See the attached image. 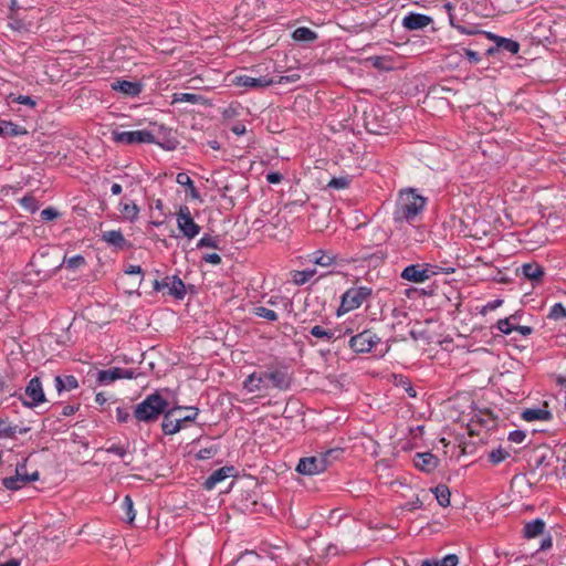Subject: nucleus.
<instances>
[{"instance_id": "obj_1", "label": "nucleus", "mask_w": 566, "mask_h": 566, "mask_svg": "<svg viewBox=\"0 0 566 566\" xmlns=\"http://www.w3.org/2000/svg\"><path fill=\"white\" fill-rule=\"evenodd\" d=\"M427 199L416 192L415 189H406L399 192L394 220L396 222H412L423 211Z\"/></svg>"}, {"instance_id": "obj_2", "label": "nucleus", "mask_w": 566, "mask_h": 566, "mask_svg": "<svg viewBox=\"0 0 566 566\" xmlns=\"http://www.w3.org/2000/svg\"><path fill=\"white\" fill-rule=\"evenodd\" d=\"M340 453V449H329L316 455L303 458L300 460L296 471L305 475L319 474L324 472Z\"/></svg>"}, {"instance_id": "obj_3", "label": "nucleus", "mask_w": 566, "mask_h": 566, "mask_svg": "<svg viewBox=\"0 0 566 566\" xmlns=\"http://www.w3.org/2000/svg\"><path fill=\"white\" fill-rule=\"evenodd\" d=\"M166 407L167 401L158 392H155L136 406L134 416L138 421L150 422L156 420Z\"/></svg>"}, {"instance_id": "obj_4", "label": "nucleus", "mask_w": 566, "mask_h": 566, "mask_svg": "<svg viewBox=\"0 0 566 566\" xmlns=\"http://www.w3.org/2000/svg\"><path fill=\"white\" fill-rule=\"evenodd\" d=\"M371 294V290L366 286L352 287L342 296V303L337 310V315L358 308Z\"/></svg>"}, {"instance_id": "obj_5", "label": "nucleus", "mask_w": 566, "mask_h": 566, "mask_svg": "<svg viewBox=\"0 0 566 566\" xmlns=\"http://www.w3.org/2000/svg\"><path fill=\"white\" fill-rule=\"evenodd\" d=\"M36 480H39V472L34 471L32 473H28L27 460H24L22 463L17 465L15 475L4 478L2 480V484L8 490L17 491L27 485L29 482Z\"/></svg>"}, {"instance_id": "obj_6", "label": "nucleus", "mask_w": 566, "mask_h": 566, "mask_svg": "<svg viewBox=\"0 0 566 566\" xmlns=\"http://www.w3.org/2000/svg\"><path fill=\"white\" fill-rule=\"evenodd\" d=\"M112 139L117 144L134 145V144H154L155 136L148 130H132V132H112Z\"/></svg>"}, {"instance_id": "obj_7", "label": "nucleus", "mask_w": 566, "mask_h": 566, "mask_svg": "<svg viewBox=\"0 0 566 566\" xmlns=\"http://www.w3.org/2000/svg\"><path fill=\"white\" fill-rule=\"evenodd\" d=\"M176 221L178 229L182 234L191 240L196 238L200 232V226L197 224L191 217L190 209L187 206H181L176 213Z\"/></svg>"}, {"instance_id": "obj_8", "label": "nucleus", "mask_w": 566, "mask_h": 566, "mask_svg": "<svg viewBox=\"0 0 566 566\" xmlns=\"http://www.w3.org/2000/svg\"><path fill=\"white\" fill-rule=\"evenodd\" d=\"M23 405L27 407H36L45 401V395L40 378L34 377L29 381L25 387Z\"/></svg>"}, {"instance_id": "obj_9", "label": "nucleus", "mask_w": 566, "mask_h": 566, "mask_svg": "<svg viewBox=\"0 0 566 566\" xmlns=\"http://www.w3.org/2000/svg\"><path fill=\"white\" fill-rule=\"evenodd\" d=\"M434 274L436 272L428 264H411L403 269V271L401 272V277L409 282L423 283Z\"/></svg>"}, {"instance_id": "obj_10", "label": "nucleus", "mask_w": 566, "mask_h": 566, "mask_svg": "<svg viewBox=\"0 0 566 566\" xmlns=\"http://www.w3.org/2000/svg\"><path fill=\"white\" fill-rule=\"evenodd\" d=\"M378 338L369 331H365L353 336L349 340V346L356 353H368L377 344Z\"/></svg>"}, {"instance_id": "obj_11", "label": "nucleus", "mask_w": 566, "mask_h": 566, "mask_svg": "<svg viewBox=\"0 0 566 566\" xmlns=\"http://www.w3.org/2000/svg\"><path fill=\"white\" fill-rule=\"evenodd\" d=\"M136 374L133 369H125L114 367L107 370H99L97 373V381L102 385H108L118 379H132L135 378Z\"/></svg>"}, {"instance_id": "obj_12", "label": "nucleus", "mask_w": 566, "mask_h": 566, "mask_svg": "<svg viewBox=\"0 0 566 566\" xmlns=\"http://www.w3.org/2000/svg\"><path fill=\"white\" fill-rule=\"evenodd\" d=\"M168 289L169 293L177 298H182L186 293L184 282L177 276L166 277L163 282L155 281V290Z\"/></svg>"}, {"instance_id": "obj_13", "label": "nucleus", "mask_w": 566, "mask_h": 566, "mask_svg": "<svg viewBox=\"0 0 566 566\" xmlns=\"http://www.w3.org/2000/svg\"><path fill=\"white\" fill-rule=\"evenodd\" d=\"M274 83H275L274 80L268 78L265 76L252 77L249 75H239L233 78L234 85L247 87V88H263V87H268Z\"/></svg>"}, {"instance_id": "obj_14", "label": "nucleus", "mask_w": 566, "mask_h": 566, "mask_svg": "<svg viewBox=\"0 0 566 566\" xmlns=\"http://www.w3.org/2000/svg\"><path fill=\"white\" fill-rule=\"evenodd\" d=\"M243 388L250 394L269 390L264 373H252L249 375L243 381Z\"/></svg>"}, {"instance_id": "obj_15", "label": "nucleus", "mask_w": 566, "mask_h": 566, "mask_svg": "<svg viewBox=\"0 0 566 566\" xmlns=\"http://www.w3.org/2000/svg\"><path fill=\"white\" fill-rule=\"evenodd\" d=\"M413 463L423 472H432L438 467L439 459L430 452H422L415 455Z\"/></svg>"}, {"instance_id": "obj_16", "label": "nucleus", "mask_w": 566, "mask_h": 566, "mask_svg": "<svg viewBox=\"0 0 566 566\" xmlns=\"http://www.w3.org/2000/svg\"><path fill=\"white\" fill-rule=\"evenodd\" d=\"M522 419L528 422L532 421H548L552 418L551 411L547 409L545 402L541 408H527L522 412Z\"/></svg>"}, {"instance_id": "obj_17", "label": "nucleus", "mask_w": 566, "mask_h": 566, "mask_svg": "<svg viewBox=\"0 0 566 566\" xmlns=\"http://www.w3.org/2000/svg\"><path fill=\"white\" fill-rule=\"evenodd\" d=\"M432 19L428 15L420 13H410L402 20V25L408 30H419L428 27Z\"/></svg>"}, {"instance_id": "obj_18", "label": "nucleus", "mask_w": 566, "mask_h": 566, "mask_svg": "<svg viewBox=\"0 0 566 566\" xmlns=\"http://www.w3.org/2000/svg\"><path fill=\"white\" fill-rule=\"evenodd\" d=\"M234 472L233 467H222L214 471L206 481H205V488L207 490H212L216 488V485L227 478L231 476Z\"/></svg>"}, {"instance_id": "obj_19", "label": "nucleus", "mask_w": 566, "mask_h": 566, "mask_svg": "<svg viewBox=\"0 0 566 566\" xmlns=\"http://www.w3.org/2000/svg\"><path fill=\"white\" fill-rule=\"evenodd\" d=\"M179 410L181 407L172 408L165 413L161 427L166 434H175L180 430V424L175 420V413Z\"/></svg>"}, {"instance_id": "obj_20", "label": "nucleus", "mask_w": 566, "mask_h": 566, "mask_svg": "<svg viewBox=\"0 0 566 566\" xmlns=\"http://www.w3.org/2000/svg\"><path fill=\"white\" fill-rule=\"evenodd\" d=\"M112 88L127 96H136L142 92V85L139 83L129 81H116L112 83Z\"/></svg>"}, {"instance_id": "obj_21", "label": "nucleus", "mask_w": 566, "mask_h": 566, "mask_svg": "<svg viewBox=\"0 0 566 566\" xmlns=\"http://www.w3.org/2000/svg\"><path fill=\"white\" fill-rule=\"evenodd\" d=\"M54 384H55V388L57 390V392H62L64 390L66 391H71L73 389H76L78 387V381L77 379L72 376V375H67V376H56L54 378Z\"/></svg>"}, {"instance_id": "obj_22", "label": "nucleus", "mask_w": 566, "mask_h": 566, "mask_svg": "<svg viewBox=\"0 0 566 566\" xmlns=\"http://www.w3.org/2000/svg\"><path fill=\"white\" fill-rule=\"evenodd\" d=\"M265 380L268 384L269 389L270 388H279L283 389L287 387V380L283 373L281 371H268L264 373Z\"/></svg>"}, {"instance_id": "obj_23", "label": "nucleus", "mask_w": 566, "mask_h": 566, "mask_svg": "<svg viewBox=\"0 0 566 566\" xmlns=\"http://www.w3.org/2000/svg\"><path fill=\"white\" fill-rule=\"evenodd\" d=\"M489 38L495 42V44L499 49L505 50L512 54H516L520 50L518 42H516L514 40L497 36V35L491 34V33H489Z\"/></svg>"}, {"instance_id": "obj_24", "label": "nucleus", "mask_w": 566, "mask_h": 566, "mask_svg": "<svg viewBox=\"0 0 566 566\" xmlns=\"http://www.w3.org/2000/svg\"><path fill=\"white\" fill-rule=\"evenodd\" d=\"M521 270L523 275L531 281H539L544 275L543 268L537 263H525Z\"/></svg>"}, {"instance_id": "obj_25", "label": "nucleus", "mask_w": 566, "mask_h": 566, "mask_svg": "<svg viewBox=\"0 0 566 566\" xmlns=\"http://www.w3.org/2000/svg\"><path fill=\"white\" fill-rule=\"evenodd\" d=\"M28 130L19 126L17 124H13L12 122H1L0 123V135L4 136H20V135H27Z\"/></svg>"}, {"instance_id": "obj_26", "label": "nucleus", "mask_w": 566, "mask_h": 566, "mask_svg": "<svg viewBox=\"0 0 566 566\" xmlns=\"http://www.w3.org/2000/svg\"><path fill=\"white\" fill-rule=\"evenodd\" d=\"M545 523L543 520H534L524 526V535L527 538H534L544 532Z\"/></svg>"}, {"instance_id": "obj_27", "label": "nucleus", "mask_w": 566, "mask_h": 566, "mask_svg": "<svg viewBox=\"0 0 566 566\" xmlns=\"http://www.w3.org/2000/svg\"><path fill=\"white\" fill-rule=\"evenodd\" d=\"M432 492L441 506L447 507L450 505L451 492L447 485L439 484L432 490Z\"/></svg>"}, {"instance_id": "obj_28", "label": "nucleus", "mask_w": 566, "mask_h": 566, "mask_svg": "<svg viewBox=\"0 0 566 566\" xmlns=\"http://www.w3.org/2000/svg\"><path fill=\"white\" fill-rule=\"evenodd\" d=\"M86 264L84 256L77 254L71 258H63L62 263L57 266H65L70 271H76Z\"/></svg>"}, {"instance_id": "obj_29", "label": "nucleus", "mask_w": 566, "mask_h": 566, "mask_svg": "<svg viewBox=\"0 0 566 566\" xmlns=\"http://www.w3.org/2000/svg\"><path fill=\"white\" fill-rule=\"evenodd\" d=\"M205 98L198 94L191 93H176L172 95V103H191L200 104L203 103Z\"/></svg>"}, {"instance_id": "obj_30", "label": "nucleus", "mask_w": 566, "mask_h": 566, "mask_svg": "<svg viewBox=\"0 0 566 566\" xmlns=\"http://www.w3.org/2000/svg\"><path fill=\"white\" fill-rule=\"evenodd\" d=\"M102 238L105 242L115 247H122L125 243L124 235L117 230L106 231Z\"/></svg>"}, {"instance_id": "obj_31", "label": "nucleus", "mask_w": 566, "mask_h": 566, "mask_svg": "<svg viewBox=\"0 0 566 566\" xmlns=\"http://www.w3.org/2000/svg\"><path fill=\"white\" fill-rule=\"evenodd\" d=\"M292 38L296 41H314L316 39L315 32H313L311 29L301 27L297 28L293 34Z\"/></svg>"}, {"instance_id": "obj_32", "label": "nucleus", "mask_w": 566, "mask_h": 566, "mask_svg": "<svg viewBox=\"0 0 566 566\" xmlns=\"http://www.w3.org/2000/svg\"><path fill=\"white\" fill-rule=\"evenodd\" d=\"M315 270L294 271L292 273V280L296 285H303L310 281L315 275Z\"/></svg>"}, {"instance_id": "obj_33", "label": "nucleus", "mask_w": 566, "mask_h": 566, "mask_svg": "<svg viewBox=\"0 0 566 566\" xmlns=\"http://www.w3.org/2000/svg\"><path fill=\"white\" fill-rule=\"evenodd\" d=\"M120 212L127 220H135L139 213V209L134 202L122 203Z\"/></svg>"}, {"instance_id": "obj_34", "label": "nucleus", "mask_w": 566, "mask_h": 566, "mask_svg": "<svg viewBox=\"0 0 566 566\" xmlns=\"http://www.w3.org/2000/svg\"><path fill=\"white\" fill-rule=\"evenodd\" d=\"M313 262L321 266H329L334 263L335 256L327 254L323 251H317L313 254Z\"/></svg>"}, {"instance_id": "obj_35", "label": "nucleus", "mask_w": 566, "mask_h": 566, "mask_svg": "<svg viewBox=\"0 0 566 566\" xmlns=\"http://www.w3.org/2000/svg\"><path fill=\"white\" fill-rule=\"evenodd\" d=\"M123 510L125 512V520L127 523L132 524L135 521L136 512L134 509L133 500L129 495H126L123 501Z\"/></svg>"}, {"instance_id": "obj_36", "label": "nucleus", "mask_w": 566, "mask_h": 566, "mask_svg": "<svg viewBox=\"0 0 566 566\" xmlns=\"http://www.w3.org/2000/svg\"><path fill=\"white\" fill-rule=\"evenodd\" d=\"M252 313L255 316L265 318V319H268L270 322H274V321L277 319V314L273 310H270V308L264 307V306H255V307H253Z\"/></svg>"}, {"instance_id": "obj_37", "label": "nucleus", "mask_w": 566, "mask_h": 566, "mask_svg": "<svg viewBox=\"0 0 566 566\" xmlns=\"http://www.w3.org/2000/svg\"><path fill=\"white\" fill-rule=\"evenodd\" d=\"M509 457H510V452L501 447L495 450H492L489 454V459L493 464H499L500 462L504 461Z\"/></svg>"}, {"instance_id": "obj_38", "label": "nucleus", "mask_w": 566, "mask_h": 566, "mask_svg": "<svg viewBox=\"0 0 566 566\" xmlns=\"http://www.w3.org/2000/svg\"><path fill=\"white\" fill-rule=\"evenodd\" d=\"M548 317L555 321L566 318V308L562 303H556L551 308Z\"/></svg>"}, {"instance_id": "obj_39", "label": "nucleus", "mask_w": 566, "mask_h": 566, "mask_svg": "<svg viewBox=\"0 0 566 566\" xmlns=\"http://www.w3.org/2000/svg\"><path fill=\"white\" fill-rule=\"evenodd\" d=\"M106 452L114 453L115 455L124 459L129 454L128 444H113L106 449Z\"/></svg>"}, {"instance_id": "obj_40", "label": "nucleus", "mask_w": 566, "mask_h": 566, "mask_svg": "<svg viewBox=\"0 0 566 566\" xmlns=\"http://www.w3.org/2000/svg\"><path fill=\"white\" fill-rule=\"evenodd\" d=\"M311 334L316 338H323L329 340L333 338V332L323 328L322 326H314L311 328Z\"/></svg>"}, {"instance_id": "obj_41", "label": "nucleus", "mask_w": 566, "mask_h": 566, "mask_svg": "<svg viewBox=\"0 0 566 566\" xmlns=\"http://www.w3.org/2000/svg\"><path fill=\"white\" fill-rule=\"evenodd\" d=\"M514 318V316H511V317H507V318H503V319H500L497 322V328L500 332H502L503 334H511L513 331H515V327L512 325L511 323V319Z\"/></svg>"}, {"instance_id": "obj_42", "label": "nucleus", "mask_w": 566, "mask_h": 566, "mask_svg": "<svg viewBox=\"0 0 566 566\" xmlns=\"http://www.w3.org/2000/svg\"><path fill=\"white\" fill-rule=\"evenodd\" d=\"M459 557L455 554H449L442 559L434 562V566H458Z\"/></svg>"}, {"instance_id": "obj_43", "label": "nucleus", "mask_w": 566, "mask_h": 566, "mask_svg": "<svg viewBox=\"0 0 566 566\" xmlns=\"http://www.w3.org/2000/svg\"><path fill=\"white\" fill-rule=\"evenodd\" d=\"M17 430L14 427L7 424L3 420H0V438H11L15 434Z\"/></svg>"}, {"instance_id": "obj_44", "label": "nucleus", "mask_w": 566, "mask_h": 566, "mask_svg": "<svg viewBox=\"0 0 566 566\" xmlns=\"http://www.w3.org/2000/svg\"><path fill=\"white\" fill-rule=\"evenodd\" d=\"M348 185H349V180L345 177L333 178L328 182V187L334 188V189H345L348 187Z\"/></svg>"}, {"instance_id": "obj_45", "label": "nucleus", "mask_w": 566, "mask_h": 566, "mask_svg": "<svg viewBox=\"0 0 566 566\" xmlns=\"http://www.w3.org/2000/svg\"><path fill=\"white\" fill-rule=\"evenodd\" d=\"M526 438V434L522 430H515L510 432L509 440L514 443H522Z\"/></svg>"}, {"instance_id": "obj_46", "label": "nucleus", "mask_w": 566, "mask_h": 566, "mask_svg": "<svg viewBox=\"0 0 566 566\" xmlns=\"http://www.w3.org/2000/svg\"><path fill=\"white\" fill-rule=\"evenodd\" d=\"M177 184L180 186H186L188 188H192L193 181L190 179V177L185 172H179L176 177Z\"/></svg>"}, {"instance_id": "obj_47", "label": "nucleus", "mask_w": 566, "mask_h": 566, "mask_svg": "<svg viewBox=\"0 0 566 566\" xmlns=\"http://www.w3.org/2000/svg\"><path fill=\"white\" fill-rule=\"evenodd\" d=\"M216 453H217V449L214 447L205 448L198 452L197 458L200 460H207V459L212 458Z\"/></svg>"}, {"instance_id": "obj_48", "label": "nucleus", "mask_w": 566, "mask_h": 566, "mask_svg": "<svg viewBox=\"0 0 566 566\" xmlns=\"http://www.w3.org/2000/svg\"><path fill=\"white\" fill-rule=\"evenodd\" d=\"M57 216V211L53 208H46L41 211V219L45 221L54 220Z\"/></svg>"}, {"instance_id": "obj_49", "label": "nucleus", "mask_w": 566, "mask_h": 566, "mask_svg": "<svg viewBox=\"0 0 566 566\" xmlns=\"http://www.w3.org/2000/svg\"><path fill=\"white\" fill-rule=\"evenodd\" d=\"M198 247L199 248H213V249L218 248L216 240L211 237L201 238L198 242Z\"/></svg>"}, {"instance_id": "obj_50", "label": "nucleus", "mask_w": 566, "mask_h": 566, "mask_svg": "<svg viewBox=\"0 0 566 566\" xmlns=\"http://www.w3.org/2000/svg\"><path fill=\"white\" fill-rule=\"evenodd\" d=\"M301 78V76L297 73L286 75V76H280L279 81L276 83L279 84H285V83H294L297 82Z\"/></svg>"}, {"instance_id": "obj_51", "label": "nucleus", "mask_w": 566, "mask_h": 566, "mask_svg": "<svg viewBox=\"0 0 566 566\" xmlns=\"http://www.w3.org/2000/svg\"><path fill=\"white\" fill-rule=\"evenodd\" d=\"M17 102L19 104L28 105L30 107L35 106V101H33L30 96L20 95L18 96Z\"/></svg>"}, {"instance_id": "obj_52", "label": "nucleus", "mask_w": 566, "mask_h": 566, "mask_svg": "<svg viewBox=\"0 0 566 566\" xmlns=\"http://www.w3.org/2000/svg\"><path fill=\"white\" fill-rule=\"evenodd\" d=\"M205 260L211 264H219L221 262V256L217 253H210L205 256Z\"/></svg>"}, {"instance_id": "obj_53", "label": "nucleus", "mask_w": 566, "mask_h": 566, "mask_svg": "<svg viewBox=\"0 0 566 566\" xmlns=\"http://www.w3.org/2000/svg\"><path fill=\"white\" fill-rule=\"evenodd\" d=\"M464 54L469 59V61L473 63H478L480 61V56L475 51L467 49L464 50Z\"/></svg>"}, {"instance_id": "obj_54", "label": "nucleus", "mask_w": 566, "mask_h": 566, "mask_svg": "<svg viewBox=\"0 0 566 566\" xmlns=\"http://www.w3.org/2000/svg\"><path fill=\"white\" fill-rule=\"evenodd\" d=\"M266 180L270 184H277L282 180V176L279 172H271L266 176Z\"/></svg>"}, {"instance_id": "obj_55", "label": "nucleus", "mask_w": 566, "mask_h": 566, "mask_svg": "<svg viewBox=\"0 0 566 566\" xmlns=\"http://www.w3.org/2000/svg\"><path fill=\"white\" fill-rule=\"evenodd\" d=\"M116 413H117V420L119 422L126 421L129 417V413L120 408H117Z\"/></svg>"}, {"instance_id": "obj_56", "label": "nucleus", "mask_w": 566, "mask_h": 566, "mask_svg": "<svg viewBox=\"0 0 566 566\" xmlns=\"http://www.w3.org/2000/svg\"><path fill=\"white\" fill-rule=\"evenodd\" d=\"M192 412L190 415L181 416L184 421L190 422L193 421L198 416V409L196 408H189Z\"/></svg>"}, {"instance_id": "obj_57", "label": "nucleus", "mask_w": 566, "mask_h": 566, "mask_svg": "<svg viewBox=\"0 0 566 566\" xmlns=\"http://www.w3.org/2000/svg\"><path fill=\"white\" fill-rule=\"evenodd\" d=\"M231 130L235 134V135H243L245 132H247V128L243 124H237L234 125Z\"/></svg>"}, {"instance_id": "obj_58", "label": "nucleus", "mask_w": 566, "mask_h": 566, "mask_svg": "<svg viewBox=\"0 0 566 566\" xmlns=\"http://www.w3.org/2000/svg\"><path fill=\"white\" fill-rule=\"evenodd\" d=\"M515 331H517L523 336H527L532 333V328L530 326H516Z\"/></svg>"}, {"instance_id": "obj_59", "label": "nucleus", "mask_w": 566, "mask_h": 566, "mask_svg": "<svg viewBox=\"0 0 566 566\" xmlns=\"http://www.w3.org/2000/svg\"><path fill=\"white\" fill-rule=\"evenodd\" d=\"M126 273L127 274H140L142 273V268L139 265H130L127 270H126Z\"/></svg>"}, {"instance_id": "obj_60", "label": "nucleus", "mask_w": 566, "mask_h": 566, "mask_svg": "<svg viewBox=\"0 0 566 566\" xmlns=\"http://www.w3.org/2000/svg\"><path fill=\"white\" fill-rule=\"evenodd\" d=\"M503 303L502 300H495L493 302H490L488 303V305L485 306V308L490 310V311H493L495 310L496 307H499L501 304Z\"/></svg>"}, {"instance_id": "obj_61", "label": "nucleus", "mask_w": 566, "mask_h": 566, "mask_svg": "<svg viewBox=\"0 0 566 566\" xmlns=\"http://www.w3.org/2000/svg\"><path fill=\"white\" fill-rule=\"evenodd\" d=\"M552 547V538L548 536L544 538L541 543V549H548Z\"/></svg>"}, {"instance_id": "obj_62", "label": "nucleus", "mask_w": 566, "mask_h": 566, "mask_svg": "<svg viewBox=\"0 0 566 566\" xmlns=\"http://www.w3.org/2000/svg\"><path fill=\"white\" fill-rule=\"evenodd\" d=\"M76 408L73 406H65L62 410L63 416H71L75 412Z\"/></svg>"}, {"instance_id": "obj_63", "label": "nucleus", "mask_w": 566, "mask_h": 566, "mask_svg": "<svg viewBox=\"0 0 566 566\" xmlns=\"http://www.w3.org/2000/svg\"><path fill=\"white\" fill-rule=\"evenodd\" d=\"M122 192V186L119 184H113L112 193L119 195Z\"/></svg>"}, {"instance_id": "obj_64", "label": "nucleus", "mask_w": 566, "mask_h": 566, "mask_svg": "<svg viewBox=\"0 0 566 566\" xmlns=\"http://www.w3.org/2000/svg\"><path fill=\"white\" fill-rule=\"evenodd\" d=\"M0 566H20V563L17 559H10L4 564H0Z\"/></svg>"}]
</instances>
